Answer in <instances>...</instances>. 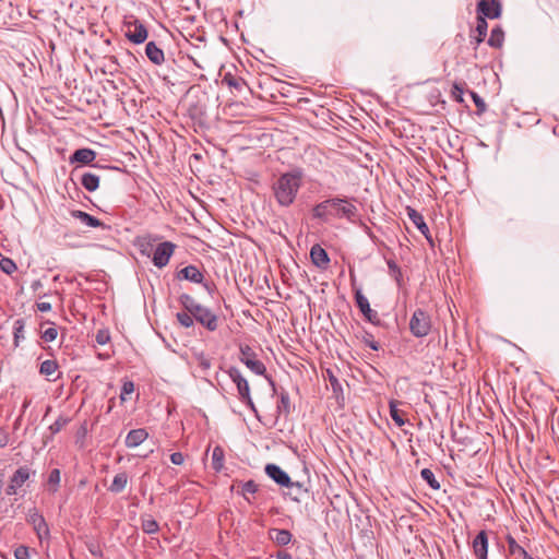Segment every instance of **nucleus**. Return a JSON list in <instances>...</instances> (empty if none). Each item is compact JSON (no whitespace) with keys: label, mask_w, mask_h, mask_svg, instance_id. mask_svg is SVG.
Here are the masks:
<instances>
[{"label":"nucleus","mask_w":559,"mask_h":559,"mask_svg":"<svg viewBox=\"0 0 559 559\" xmlns=\"http://www.w3.org/2000/svg\"><path fill=\"white\" fill-rule=\"evenodd\" d=\"M311 216L324 224L341 218L355 223L358 217V209L350 200L335 197L316 204L311 210Z\"/></svg>","instance_id":"obj_1"},{"label":"nucleus","mask_w":559,"mask_h":559,"mask_svg":"<svg viewBox=\"0 0 559 559\" xmlns=\"http://www.w3.org/2000/svg\"><path fill=\"white\" fill-rule=\"evenodd\" d=\"M304 173L296 168L282 174L272 185L273 195L280 206H290L302 186Z\"/></svg>","instance_id":"obj_2"},{"label":"nucleus","mask_w":559,"mask_h":559,"mask_svg":"<svg viewBox=\"0 0 559 559\" xmlns=\"http://www.w3.org/2000/svg\"><path fill=\"white\" fill-rule=\"evenodd\" d=\"M116 57H110L107 61V71L109 70L110 79L107 78V94H112L118 102L123 103V98L131 91L132 80L123 72L118 70Z\"/></svg>","instance_id":"obj_3"},{"label":"nucleus","mask_w":559,"mask_h":559,"mask_svg":"<svg viewBox=\"0 0 559 559\" xmlns=\"http://www.w3.org/2000/svg\"><path fill=\"white\" fill-rule=\"evenodd\" d=\"M239 352V360L255 374L264 376L272 386L273 392H276L275 382L266 374V367L258 359L257 353L249 345H240Z\"/></svg>","instance_id":"obj_4"},{"label":"nucleus","mask_w":559,"mask_h":559,"mask_svg":"<svg viewBox=\"0 0 559 559\" xmlns=\"http://www.w3.org/2000/svg\"><path fill=\"white\" fill-rule=\"evenodd\" d=\"M227 373L231 381L237 386L238 399L240 400V402L247 405L258 417V411L251 399L250 386L247 379L241 374L240 370L237 369L236 367H230L227 370Z\"/></svg>","instance_id":"obj_5"},{"label":"nucleus","mask_w":559,"mask_h":559,"mask_svg":"<svg viewBox=\"0 0 559 559\" xmlns=\"http://www.w3.org/2000/svg\"><path fill=\"white\" fill-rule=\"evenodd\" d=\"M431 318L423 309H416L409 320V331L415 337H425L430 333Z\"/></svg>","instance_id":"obj_6"},{"label":"nucleus","mask_w":559,"mask_h":559,"mask_svg":"<svg viewBox=\"0 0 559 559\" xmlns=\"http://www.w3.org/2000/svg\"><path fill=\"white\" fill-rule=\"evenodd\" d=\"M124 35L130 41L142 44L147 38V29L142 22L131 16V20L124 22Z\"/></svg>","instance_id":"obj_7"},{"label":"nucleus","mask_w":559,"mask_h":559,"mask_svg":"<svg viewBox=\"0 0 559 559\" xmlns=\"http://www.w3.org/2000/svg\"><path fill=\"white\" fill-rule=\"evenodd\" d=\"M175 249L176 245L173 243L171 241H164L158 243L153 252V264L158 269H163L164 266H166L169 262V259L174 254Z\"/></svg>","instance_id":"obj_8"},{"label":"nucleus","mask_w":559,"mask_h":559,"mask_svg":"<svg viewBox=\"0 0 559 559\" xmlns=\"http://www.w3.org/2000/svg\"><path fill=\"white\" fill-rule=\"evenodd\" d=\"M354 293H355V301L364 317L367 321H369L372 324L379 325L380 324V318L376 310L371 309L370 304L367 299V297L362 294L361 289L359 287L353 286Z\"/></svg>","instance_id":"obj_9"},{"label":"nucleus","mask_w":559,"mask_h":559,"mask_svg":"<svg viewBox=\"0 0 559 559\" xmlns=\"http://www.w3.org/2000/svg\"><path fill=\"white\" fill-rule=\"evenodd\" d=\"M193 317L198 323L210 332L218 329V317L209 308L202 306Z\"/></svg>","instance_id":"obj_10"},{"label":"nucleus","mask_w":559,"mask_h":559,"mask_svg":"<svg viewBox=\"0 0 559 559\" xmlns=\"http://www.w3.org/2000/svg\"><path fill=\"white\" fill-rule=\"evenodd\" d=\"M477 16L498 19L501 15V4L498 0H480L477 3Z\"/></svg>","instance_id":"obj_11"},{"label":"nucleus","mask_w":559,"mask_h":559,"mask_svg":"<svg viewBox=\"0 0 559 559\" xmlns=\"http://www.w3.org/2000/svg\"><path fill=\"white\" fill-rule=\"evenodd\" d=\"M265 474L280 486L286 487L290 485L289 475L276 464H266Z\"/></svg>","instance_id":"obj_12"},{"label":"nucleus","mask_w":559,"mask_h":559,"mask_svg":"<svg viewBox=\"0 0 559 559\" xmlns=\"http://www.w3.org/2000/svg\"><path fill=\"white\" fill-rule=\"evenodd\" d=\"M39 373L48 381L55 382L61 376V372L59 371V364L56 359H46L39 366Z\"/></svg>","instance_id":"obj_13"},{"label":"nucleus","mask_w":559,"mask_h":559,"mask_svg":"<svg viewBox=\"0 0 559 559\" xmlns=\"http://www.w3.org/2000/svg\"><path fill=\"white\" fill-rule=\"evenodd\" d=\"M406 212L411 222L417 227V229L426 237L428 241H431L429 227L425 223L424 216L411 206L406 207Z\"/></svg>","instance_id":"obj_14"},{"label":"nucleus","mask_w":559,"mask_h":559,"mask_svg":"<svg viewBox=\"0 0 559 559\" xmlns=\"http://www.w3.org/2000/svg\"><path fill=\"white\" fill-rule=\"evenodd\" d=\"M473 551L478 559H487L488 556V535L480 531L473 540Z\"/></svg>","instance_id":"obj_15"},{"label":"nucleus","mask_w":559,"mask_h":559,"mask_svg":"<svg viewBox=\"0 0 559 559\" xmlns=\"http://www.w3.org/2000/svg\"><path fill=\"white\" fill-rule=\"evenodd\" d=\"M310 258L312 263L322 270H325L329 266V254L320 245L312 246L310 250Z\"/></svg>","instance_id":"obj_16"},{"label":"nucleus","mask_w":559,"mask_h":559,"mask_svg":"<svg viewBox=\"0 0 559 559\" xmlns=\"http://www.w3.org/2000/svg\"><path fill=\"white\" fill-rule=\"evenodd\" d=\"M178 280H186L192 283H203L204 275L195 265H188L177 273Z\"/></svg>","instance_id":"obj_17"},{"label":"nucleus","mask_w":559,"mask_h":559,"mask_svg":"<svg viewBox=\"0 0 559 559\" xmlns=\"http://www.w3.org/2000/svg\"><path fill=\"white\" fill-rule=\"evenodd\" d=\"M96 157V153L91 148H79L74 151V153L70 156L69 162L70 164H82V165H88L91 164Z\"/></svg>","instance_id":"obj_18"},{"label":"nucleus","mask_w":559,"mask_h":559,"mask_svg":"<svg viewBox=\"0 0 559 559\" xmlns=\"http://www.w3.org/2000/svg\"><path fill=\"white\" fill-rule=\"evenodd\" d=\"M269 538L277 546H286L292 542L293 535L288 530L270 528Z\"/></svg>","instance_id":"obj_19"},{"label":"nucleus","mask_w":559,"mask_h":559,"mask_svg":"<svg viewBox=\"0 0 559 559\" xmlns=\"http://www.w3.org/2000/svg\"><path fill=\"white\" fill-rule=\"evenodd\" d=\"M145 55L148 60L156 66H160L165 61L164 51L154 41L146 44Z\"/></svg>","instance_id":"obj_20"},{"label":"nucleus","mask_w":559,"mask_h":559,"mask_svg":"<svg viewBox=\"0 0 559 559\" xmlns=\"http://www.w3.org/2000/svg\"><path fill=\"white\" fill-rule=\"evenodd\" d=\"M148 437V432L144 428L130 430L126 437L127 448H135L144 442Z\"/></svg>","instance_id":"obj_21"},{"label":"nucleus","mask_w":559,"mask_h":559,"mask_svg":"<svg viewBox=\"0 0 559 559\" xmlns=\"http://www.w3.org/2000/svg\"><path fill=\"white\" fill-rule=\"evenodd\" d=\"M35 474V471H32L27 465H23L13 473L10 480L21 488Z\"/></svg>","instance_id":"obj_22"},{"label":"nucleus","mask_w":559,"mask_h":559,"mask_svg":"<svg viewBox=\"0 0 559 559\" xmlns=\"http://www.w3.org/2000/svg\"><path fill=\"white\" fill-rule=\"evenodd\" d=\"M28 522L34 526V530L37 532L39 537H41L43 534L48 535V525L44 516L36 510L29 513Z\"/></svg>","instance_id":"obj_23"},{"label":"nucleus","mask_w":559,"mask_h":559,"mask_svg":"<svg viewBox=\"0 0 559 559\" xmlns=\"http://www.w3.org/2000/svg\"><path fill=\"white\" fill-rule=\"evenodd\" d=\"M487 29V21L484 19V16H477L476 28L474 31L475 34L472 35V38L475 41V48L485 40Z\"/></svg>","instance_id":"obj_24"},{"label":"nucleus","mask_w":559,"mask_h":559,"mask_svg":"<svg viewBox=\"0 0 559 559\" xmlns=\"http://www.w3.org/2000/svg\"><path fill=\"white\" fill-rule=\"evenodd\" d=\"M286 488L288 489V496L296 502H299L308 493V489L299 481L290 480V485Z\"/></svg>","instance_id":"obj_25"},{"label":"nucleus","mask_w":559,"mask_h":559,"mask_svg":"<svg viewBox=\"0 0 559 559\" xmlns=\"http://www.w3.org/2000/svg\"><path fill=\"white\" fill-rule=\"evenodd\" d=\"M180 305L182 306L183 310L190 312L192 316L195 313L202 305L199 304L191 295L189 294H181L178 298Z\"/></svg>","instance_id":"obj_26"},{"label":"nucleus","mask_w":559,"mask_h":559,"mask_svg":"<svg viewBox=\"0 0 559 559\" xmlns=\"http://www.w3.org/2000/svg\"><path fill=\"white\" fill-rule=\"evenodd\" d=\"M154 242H155V239L151 236H144V237H139L136 239V247L139 248L141 254L143 255H146V257H150L152 252H154Z\"/></svg>","instance_id":"obj_27"},{"label":"nucleus","mask_w":559,"mask_h":559,"mask_svg":"<svg viewBox=\"0 0 559 559\" xmlns=\"http://www.w3.org/2000/svg\"><path fill=\"white\" fill-rule=\"evenodd\" d=\"M72 216L76 219H79L82 224L86 225V226H90V227H98V226H102V222L90 215L88 213L86 212H83V211H80V210H75V211H72Z\"/></svg>","instance_id":"obj_28"},{"label":"nucleus","mask_w":559,"mask_h":559,"mask_svg":"<svg viewBox=\"0 0 559 559\" xmlns=\"http://www.w3.org/2000/svg\"><path fill=\"white\" fill-rule=\"evenodd\" d=\"M488 45L492 48H501L504 43V32L501 26H496L491 29L488 38Z\"/></svg>","instance_id":"obj_29"},{"label":"nucleus","mask_w":559,"mask_h":559,"mask_svg":"<svg viewBox=\"0 0 559 559\" xmlns=\"http://www.w3.org/2000/svg\"><path fill=\"white\" fill-rule=\"evenodd\" d=\"M222 83L226 84L229 88L236 90L240 92L243 86H246V81L242 78L235 76L231 73H226L223 79Z\"/></svg>","instance_id":"obj_30"},{"label":"nucleus","mask_w":559,"mask_h":559,"mask_svg":"<svg viewBox=\"0 0 559 559\" xmlns=\"http://www.w3.org/2000/svg\"><path fill=\"white\" fill-rule=\"evenodd\" d=\"M507 544L509 552L513 556H520L522 559H526L530 555L528 552L516 543L515 538L511 535L507 536Z\"/></svg>","instance_id":"obj_31"},{"label":"nucleus","mask_w":559,"mask_h":559,"mask_svg":"<svg viewBox=\"0 0 559 559\" xmlns=\"http://www.w3.org/2000/svg\"><path fill=\"white\" fill-rule=\"evenodd\" d=\"M81 183L87 191H95L99 186V177L92 173H85L82 176Z\"/></svg>","instance_id":"obj_32"},{"label":"nucleus","mask_w":559,"mask_h":559,"mask_svg":"<svg viewBox=\"0 0 559 559\" xmlns=\"http://www.w3.org/2000/svg\"><path fill=\"white\" fill-rule=\"evenodd\" d=\"M292 411L290 407V399L287 391L282 390L280 393V402L277 404V413L284 414L285 416L289 415Z\"/></svg>","instance_id":"obj_33"},{"label":"nucleus","mask_w":559,"mask_h":559,"mask_svg":"<svg viewBox=\"0 0 559 559\" xmlns=\"http://www.w3.org/2000/svg\"><path fill=\"white\" fill-rule=\"evenodd\" d=\"M224 450L217 445L212 452V467L216 472H221L224 467Z\"/></svg>","instance_id":"obj_34"},{"label":"nucleus","mask_w":559,"mask_h":559,"mask_svg":"<svg viewBox=\"0 0 559 559\" xmlns=\"http://www.w3.org/2000/svg\"><path fill=\"white\" fill-rule=\"evenodd\" d=\"M127 484H128V475H127V473L122 472V473L117 474L114 477V480H112L109 489L112 492L118 493V492H121L126 488Z\"/></svg>","instance_id":"obj_35"},{"label":"nucleus","mask_w":559,"mask_h":559,"mask_svg":"<svg viewBox=\"0 0 559 559\" xmlns=\"http://www.w3.org/2000/svg\"><path fill=\"white\" fill-rule=\"evenodd\" d=\"M386 265L389 269V274L395 280L397 286L401 287L403 283V273L401 267L392 259L386 260Z\"/></svg>","instance_id":"obj_36"},{"label":"nucleus","mask_w":559,"mask_h":559,"mask_svg":"<svg viewBox=\"0 0 559 559\" xmlns=\"http://www.w3.org/2000/svg\"><path fill=\"white\" fill-rule=\"evenodd\" d=\"M24 329H25V320L24 319H17L14 321L13 341H14L15 347H17L20 344V341L24 338Z\"/></svg>","instance_id":"obj_37"},{"label":"nucleus","mask_w":559,"mask_h":559,"mask_svg":"<svg viewBox=\"0 0 559 559\" xmlns=\"http://www.w3.org/2000/svg\"><path fill=\"white\" fill-rule=\"evenodd\" d=\"M390 416L395 423L396 426L402 427L405 425V420L403 418V413L397 408V402L391 401L390 402Z\"/></svg>","instance_id":"obj_38"},{"label":"nucleus","mask_w":559,"mask_h":559,"mask_svg":"<svg viewBox=\"0 0 559 559\" xmlns=\"http://www.w3.org/2000/svg\"><path fill=\"white\" fill-rule=\"evenodd\" d=\"M421 478L433 489H440V483L437 480L433 472L430 468H424L420 472Z\"/></svg>","instance_id":"obj_39"},{"label":"nucleus","mask_w":559,"mask_h":559,"mask_svg":"<svg viewBox=\"0 0 559 559\" xmlns=\"http://www.w3.org/2000/svg\"><path fill=\"white\" fill-rule=\"evenodd\" d=\"M71 421L70 417L67 416H59L53 424L49 426V431L51 436H55L56 433L60 432Z\"/></svg>","instance_id":"obj_40"},{"label":"nucleus","mask_w":559,"mask_h":559,"mask_svg":"<svg viewBox=\"0 0 559 559\" xmlns=\"http://www.w3.org/2000/svg\"><path fill=\"white\" fill-rule=\"evenodd\" d=\"M176 318L179 324L186 329L193 326L195 321L194 317L186 310L177 312Z\"/></svg>","instance_id":"obj_41"},{"label":"nucleus","mask_w":559,"mask_h":559,"mask_svg":"<svg viewBox=\"0 0 559 559\" xmlns=\"http://www.w3.org/2000/svg\"><path fill=\"white\" fill-rule=\"evenodd\" d=\"M141 526L143 532L146 534H155L159 530L158 523L152 516L142 519Z\"/></svg>","instance_id":"obj_42"},{"label":"nucleus","mask_w":559,"mask_h":559,"mask_svg":"<svg viewBox=\"0 0 559 559\" xmlns=\"http://www.w3.org/2000/svg\"><path fill=\"white\" fill-rule=\"evenodd\" d=\"M258 489V484L250 479L246 483H241L239 493L242 495L248 502H251V500L247 497V493H255Z\"/></svg>","instance_id":"obj_43"},{"label":"nucleus","mask_w":559,"mask_h":559,"mask_svg":"<svg viewBox=\"0 0 559 559\" xmlns=\"http://www.w3.org/2000/svg\"><path fill=\"white\" fill-rule=\"evenodd\" d=\"M0 270L5 274L11 275L17 270V266L12 259L2 258L0 260Z\"/></svg>","instance_id":"obj_44"},{"label":"nucleus","mask_w":559,"mask_h":559,"mask_svg":"<svg viewBox=\"0 0 559 559\" xmlns=\"http://www.w3.org/2000/svg\"><path fill=\"white\" fill-rule=\"evenodd\" d=\"M469 95L477 108L476 114L478 116L483 115L487 110V105L485 100L474 91H469Z\"/></svg>","instance_id":"obj_45"},{"label":"nucleus","mask_w":559,"mask_h":559,"mask_svg":"<svg viewBox=\"0 0 559 559\" xmlns=\"http://www.w3.org/2000/svg\"><path fill=\"white\" fill-rule=\"evenodd\" d=\"M60 483V471L58 468H53L48 476L47 484L51 487V490L55 492Z\"/></svg>","instance_id":"obj_46"},{"label":"nucleus","mask_w":559,"mask_h":559,"mask_svg":"<svg viewBox=\"0 0 559 559\" xmlns=\"http://www.w3.org/2000/svg\"><path fill=\"white\" fill-rule=\"evenodd\" d=\"M58 336V330L52 324L51 326L47 328L46 330L41 331L40 337L45 342H53Z\"/></svg>","instance_id":"obj_47"},{"label":"nucleus","mask_w":559,"mask_h":559,"mask_svg":"<svg viewBox=\"0 0 559 559\" xmlns=\"http://www.w3.org/2000/svg\"><path fill=\"white\" fill-rule=\"evenodd\" d=\"M195 360L203 371H207L212 366L211 359L204 353L197 354Z\"/></svg>","instance_id":"obj_48"},{"label":"nucleus","mask_w":559,"mask_h":559,"mask_svg":"<svg viewBox=\"0 0 559 559\" xmlns=\"http://www.w3.org/2000/svg\"><path fill=\"white\" fill-rule=\"evenodd\" d=\"M452 97L457 103H463L464 87L460 83H454L451 91Z\"/></svg>","instance_id":"obj_49"},{"label":"nucleus","mask_w":559,"mask_h":559,"mask_svg":"<svg viewBox=\"0 0 559 559\" xmlns=\"http://www.w3.org/2000/svg\"><path fill=\"white\" fill-rule=\"evenodd\" d=\"M134 391V384L132 381H124L120 392V400L123 402L127 395H130Z\"/></svg>","instance_id":"obj_50"},{"label":"nucleus","mask_w":559,"mask_h":559,"mask_svg":"<svg viewBox=\"0 0 559 559\" xmlns=\"http://www.w3.org/2000/svg\"><path fill=\"white\" fill-rule=\"evenodd\" d=\"M14 557L15 559H29V550L26 546H19L14 550Z\"/></svg>","instance_id":"obj_51"},{"label":"nucleus","mask_w":559,"mask_h":559,"mask_svg":"<svg viewBox=\"0 0 559 559\" xmlns=\"http://www.w3.org/2000/svg\"><path fill=\"white\" fill-rule=\"evenodd\" d=\"M364 343L366 346H368L369 348H371L372 350H379L380 349V344L373 340V336L369 333H367L365 336H364Z\"/></svg>","instance_id":"obj_52"},{"label":"nucleus","mask_w":559,"mask_h":559,"mask_svg":"<svg viewBox=\"0 0 559 559\" xmlns=\"http://www.w3.org/2000/svg\"><path fill=\"white\" fill-rule=\"evenodd\" d=\"M170 461L175 465H182L185 462V456L181 452H174L170 454Z\"/></svg>","instance_id":"obj_53"},{"label":"nucleus","mask_w":559,"mask_h":559,"mask_svg":"<svg viewBox=\"0 0 559 559\" xmlns=\"http://www.w3.org/2000/svg\"><path fill=\"white\" fill-rule=\"evenodd\" d=\"M36 307L40 312H48L51 310V304L47 301L37 302Z\"/></svg>","instance_id":"obj_54"},{"label":"nucleus","mask_w":559,"mask_h":559,"mask_svg":"<svg viewBox=\"0 0 559 559\" xmlns=\"http://www.w3.org/2000/svg\"><path fill=\"white\" fill-rule=\"evenodd\" d=\"M19 488H20L19 486H16L14 483H12V480H10V483H9L7 489H5V493L8 496L16 495Z\"/></svg>","instance_id":"obj_55"},{"label":"nucleus","mask_w":559,"mask_h":559,"mask_svg":"<svg viewBox=\"0 0 559 559\" xmlns=\"http://www.w3.org/2000/svg\"><path fill=\"white\" fill-rule=\"evenodd\" d=\"M95 340L98 344L105 345V330H98Z\"/></svg>","instance_id":"obj_56"},{"label":"nucleus","mask_w":559,"mask_h":559,"mask_svg":"<svg viewBox=\"0 0 559 559\" xmlns=\"http://www.w3.org/2000/svg\"><path fill=\"white\" fill-rule=\"evenodd\" d=\"M276 559H292V555L286 550H281L276 554Z\"/></svg>","instance_id":"obj_57"},{"label":"nucleus","mask_w":559,"mask_h":559,"mask_svg":"<svg viewBox=\"0 0 559 559\" xmlns=\"http://www.w3.org/2000/svg\"><path fill=\"white\" fill-rule=\"evenodd\" d=\"M329 372V379H330V382H331V385L333 386V389L335 390L336 385L340 386V382L338 380L333 376V373L331 371H328Z\"/></svg>","instance_id":"obj_58"},{"label":"nucleus","mask_w":559,"mask_h":559,"mask_svg":"<svg viewBox=\"0 0 559 559\" xmlns=\"http://www.w3.org/2000/svg\"><path fill=\"white\" fill-rule=\"evenodd\" d=\"M8 436L4 432L0 431V447H5L8 444Z\"/></svg>","instance_id":"obj_59"},{"label":"nucleus","mask_w":559,"mask_h":559,"mask_svg":"<svg viewBox=\"0 0 559 559\" xmlns=\"http://www.w3.org/2000/svg\"><path fill=\"white\" fill-rule=\"evenodd\" d=\"M85 433H86V428H85L84 426H81V427H80V429H79V431H78V436H79V437H80V436H82V437H83V436H85Z\"/></svg>","instance_id":"obj_60"},{"label":"nucleus","mask_w":559,"mask_h":559,"mask_svg":"<svg viewBox=\"0 0 559 559\" xmlns=\"http://www.w3.org/2000/svg\"><path fill=\"white\" fill-rule=\"evenodd\" d=\"M40 286H41L40 281H35V282L32 284V288H33L34 290H36V289H37L38 287H40Z\"/></svg>","instance_id":"obj_61"},{"label":"nucleus","mask_w":559,"mask_h":559,"mask_svg":"<svg viewBox=\"0 0 559 559\" xmlns=\"http://www.w3.org/2000/svg\"><path fill=\"white\" fill-rule=\"evenodd\" d=\"M29 405V401H24L23 403V411H25Z\"/></svg>","instance_id":"obj_62"},{"label":"nucleus","mask_w":559,"mask_h":559,"mask_svg":"<svg viewBox=\"0 0 559 559\" xmlns=\"http://www.w3.org/2000/svg\"><path fill=\"white\" fill-rule=\"evenodd\" d=\"M203 285H204L205 289H207L209 292L211 290V286L207 283H204Z\"/></svg>","instance_id":"obj_63"},{"label":"nucleus","mask_w":559,"mask_h":559,"mask_svg":"<svg viewBox=\"0 0 559 559\" xmlns=\"http://www.w3.org/2000/svg\"><path fill=\"white\" fill-rule=\"evenodd\" d=\"M111 409V406H108L107 409H106V413L108 414Z\"/></svg>","instance_id":"obj_64"}]
</instances>
